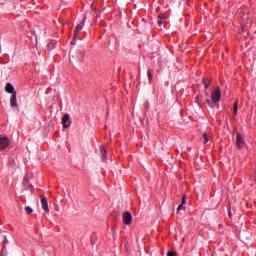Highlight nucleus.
<instances>
[{
  "label": "nucleus",
  "instance_id": "f257e3e1",
  "mask_svg": "<svg viewBox=\"0 0 256 256\" xmlns=\"http://www.w3.org/2000/svg\"><path fill=\"white\" fill-rule=\"evenodd\" d=\"M213 103H219L221 101V88L217 87L211 94Z\"/></svg>",
  "mask_w": 256,
  "mask_h": 256
},
{
  "label": "nucleus",
  "instance_id": "f03ea898",
  "mask_svg": "<svg viewBox=\"0 0 256 256\" xmlns=\"http://www.w3.org/2000/svg\"><path fill=\"white\" fill-rule=\"evenodd\" d=\"M9 138L7 136L0 137V151H4L10 145Z\"/></svg>",
  "mask_w": 256,
  "mask_h": 256
},
{
  "label": "nucleus",
  "instance_id": "7ed1b4c3",
  "mask_svg": "<svg viewBox=\"0 0 256 256\" xmlns=\"http://www.w3.org/2000/svg\"><path fill=\"white\" fill-rule=\"evenodd\" d=\"M122 221L124 225H131V221H133V216L130 214V212L126 211L123 213Z\"/></svg>",
  "mask_w": 256,
  "mask_h": 256
},
{
  "label": "nucleus",
  "instance_id": "20e7f679",
  "mask_svg": "<svg viewBox=\"0 0 256 256\" xmlns=\"http://www.w3.org/2000/svg\"><path fill=\"white\" fill-rule=\"evenodd\" d=\"M41 198V207L45 213H49V202H47V198L44 196H40Z\"/></svg>",
  "mask_w": 256,
  "mask_h": 256
},
{
  "label": "nucleus",
  "instance_id": "39448f33",
  "mask_svg": "<svg viewBox=\"0 0 256 256\" xmlns=\"http://www.w3.org/2000/svg\"><path fill=\"white\" fill-rule=\"evenodd\" d=\"M62 125L64 129H69L71 127V120H69V114H65L62 118Z\"/></svg>",
  "mask_w": 256,
  "mask_h": 256
},
{
  "label": "nucleus",
  "instance_id": "423d86ee",
  "mask_svg": "<svg viewBox=\"0 0 256 256\" xmlns=\"http://www.w3.org/2000/svg\"><path fill=\"white\" fill-rule=\"evenodd\" d=\"M10 105L11 107H19V104H17V92H14L10 99Z\"/></svg>",
  "mask_w": 256,
  "mask_h": 256
},
{
  "label": "nucleus",
  "instance_id": "0eeeda50",
  "mask_svg": "<svg viewBox=\"0 0 256 256\" xmlns=\"http://www.w3.org/2000/svg\"><path fill=\"white\" fill-rule=\"evenodd\" d=\"M81 31H83V24H78L74 30V36H73L74 41L77 39V35H79Z\"/></svg>",
  "mask_w": 256,
  "mask_h": 256
},
{
  "label": "nucleus",
  "instance_id": "6e6552de",
  "mask_svg": "<svg viewBox=\"0 0 256 256\" xmlns=\"http://www.w3.org/2000/svg\"><path fill=\"white\" fill-rule=\"evenodd\" d=\"M243 137H241V134H237L236 136V146L238 147V149H241V147H243Z\"/></svg>",
  "mask_w": 256,
  "mask_h": 256
},
{
  "label": "nucleus",
  "instance_id": "1a4fd4ad",
  "mask_svg": "<svg viewBox=\"0 0 256 256\" xmlns=\"http://www.w3.org/2000/svg\"><path fill=\"white\" fill-rule=\"evenodd\" d=\"M6 93H15V88L11 85V83H7L5 87Z\"/></svg>",
  "mask_w": 256,
  "mask_h": 256
},
{
  "label": "nucleus",
  "instance_id": "9d476101",
  "mask_svg": "<svg viewBox=\"0 0 256 256\" xmlns=\"http://www.w3.org/2000/svg\"><path fill=\"white\" fill-rule=\"evenodd\" d=\"M100 153H101V155H102V159H103L104 161H107V150L105 149L104 146H101V147H100Z\"/></svg>",
  "mask_w": 256,
  "mask_h": 256
},
{
  "label": "nucleus",
  "instance_id": "9b49d317",
  "mask_svg": "<svg viewBox=\"0 0 256 256\" xmlns=\"http://www.w3.org/2000/svg\"><path fill=\"white\" fill-rule=\"evenodd\" d=\"M203 139H204V144L207 145V143L211 141V135L204 132Z\"/></svg>",
  "mask_w": 256,
  "mask_h": 256
},
{
  "label": "nucleus",
  "instance_id": "f8f14e48",
  "mask_svg": "<svg viewBox=\"0 0 256 256\" xmlns=\"http://www.w3.org/2000/svg\"><path fill=\"white\" fill-rule=\"evenodd\" d=\"M203 85H204L205 89H209V85H211V79L204 78L203 79Z\"/></svg>",
  "mask_w": 256,
  "mask_h": 256
},
{
  "label": "nucleus",
  "instance_id": "ddd939ff",
  "mask_svg": "<svg viewBox=\"0 0 256 256\" xmlns=\"http://www.w3.org/2000/svg\"><path fill=\"white\" fill-rule=\"evenodd\" d=\"M238 109H239V103L236 101L234 103V108H233V117H235L237 115Z\"/></svg>",
  "mask_w": 256,
  "mask_h": 256
},
{
  "label": "nucleus",
  "instance_id": "4468645a",
  "mask_svg": "<svg viewBox=\"0 0 256 256\" xmlns=\"http://www.w3.org/2000/svg\"><path fill=\"white\" fill-rule=\"evenodd\" d=\"M165 15H163V14H160L159 16H158V25H162L163 24V21H165Z\"/></svg>",
  "mask_w": 256,
  "mask_h": 256
},
{
  "label": "nucleus",
  "instance_id": "2eb2a0df",
  "mask_svg": "<svg viewBox=\"0 0 256 256\" xmlns=\"http://www.w3.org/2000/svg\"><path fill=\"white\" fill-rule=\"evenodd\" d=\"M147 76H148V79H149V81H150L149 83H151V81H153V71L148 70Z\"/></svg>",
  "mask_w": 256,
  "mask_h": 256
},
{
  "label": "nucleus",
  "instance_id": "dca6fc26",
  "mask_svg": "<svg viewBox=\"0 0 256 256\" xmlns=\"http://www.w3.org/2000/svg\"><path fill=\"white\" fill-rule=\"evenodd\" d=\"M25 211L27 213V215H31V213H33V208H31L30 206L25 207Z\"/></svg>",
  "mask_w": 256,
  "mask_h": 256
},
{
  "label": "nucleus",
  "instance_id": "f3484780",
  "mask_svg": "<svg viewBox=\"0 0 256 256\" xmlns=\"http://www.w3.org/2000/svg\"><path fill=\"white\" fill-rule=\"evenodd\" d=\"M206 103H208L209 107H215V102H213V100L207 99Z\"/></svg>",
  "mask_w": 256,
  "mask_h": 256
},
{
  "label": "nucleus",
  "instance_id": "a211bd4d",
  "mask_svg": "<svg viewBox=\"0 0 256 256\" xmlns=\"http://www.w3.org/2000/svg\"><path fill=\"white\" fill-rule=\"evenodd\" d=\"M47 48L51 51L53 49H55V43H50L47 45Z\"/></svg>",
  "mask_w": 256,
  "mask_h": 256
},
{
  "label": "nucleus",
  "instance_id": "6ab92c4d",
  "mask_svg": "<svg viewBox=\"0 0 256 256\" xmlns=\"http://www.w3.org/2000/svg\"><path fill=\"white\" fill-rule=\"evenodd\" d=\"M7 243H9V241L7 240V237H5V239H4V241H3L2 253H3V251H5V245H7Z\"/></svg>",
  "mask_w": 256,
  "mask_h": 256
},
{
  "label": "nucleus",
  "instance_id": "aec40b11",
  "mask_svg": "<svg viewBox=\"0 0 256 256\" xmlns=\"http://www.w3.org/2000/svg\"><path fill=\"white\" fill-rule=\"evenodd\" d=\"M177 252L175 251H168L167 256H176Z\"/></svg>",
  "mask_w": 256,
  "mask_h": 256
},
{
  "label": "nucleus",
  "instance_id": "412c9836",
  "mask_svg": "<svg viewBox=\"0 0 256 256\" xmlns=\"http://www.w3.org/2000/svg\"><path fill=\"white\" fill-rule=\"evenodd\" d=\"M187 203V197L183 196L181 205H185Z\"/></svg>",
  "mask_w": 256,
  "mask_h": 256
},
{
  "label": "nucleus",
  "instance_id": "4be33fe9",
  "mask_svg": "<svg viewBox=\"0 0 256 256\" xmlns=\"http://www.w3.org/2000/svg\"><path fill=\"white\" fill-rule=\"evenodd\" d=\"M181 209H183V204H180V205L178 206L177 211L179 212V211H181Z\"/></svg>",
  "mask_w": 256,
  "mask_h": 256
},
{
  "label": "nucleus",
  "instance_id": "5701e85b",
  "mask_svg": "<svg viewBox=\"0 0 256 256\" xmlns=\"http://www.w3.org/2000/svg\"><path fill=\"white\" fill-rule=\"evenodd\" d=\"M218 124L221 125V120L218 121Z\"/></svg>",
  "mask_w": 256,
  "mask_h": 256
},
{
  "label": "nucleus",
  "instance_id": "b1692460",
  "mask_svg": "<svg viewBox=\"0 0 256 256\" xmlns=\"http://www.w3.org/2000/svg\"><path fill=\"white\" fill-rule=\"evenodd\" d=\"M85 20H86V18L83 19V21H85Z\"/></svg>",
  "mask_w": 256,
  "mask_h": 256
},
{
  "label": "nucleus",
  "instance_id": "393cba45",
  "mask_svg": "<svg viewBox=\"0 0 256 256\" xmlns=\"http://www.w3.org/2000/svg\"><path fill=\"white\" fill-rule=\"evenodd\" d=\"M0 256H3V254H1Z\"/></svg>",
  "mask_w": 256,
  "mask_h": 256
}]
</instances>
